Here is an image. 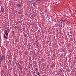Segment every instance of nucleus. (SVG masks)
Segmentation results:
<instances>
[{"instance_id":"1","label":"nucleus","mask_w":76,"mask_h":76,"mask_svg":"<svg viewBox=\"0 0 76 76\" xmlns=\"http://www.w3.org/2000/svg\"><path fill=\"white\" fill-rule=\"evenodd\" d=\"M0 59L2 61H4V60H5V57H4L3 55H2L1 57V58Z\"/></svg>"},{"instance_id":"2","label":"nucleus","mask_w":76,"mask_h":76,"mask_svg":"<svg viewBox=\"0 0 76 76\" xmlns=\"http://www.w3.org/2000/svg\"><path fill=\"white\" fill-rule=\"evenodd\" d=\"M16 6L18 7H21V5H20V4H17Z\"/></svg>"},{"instance_id":"3","label":"nucleus","mask_w":76,"mask_h":76,"mask_svg":"<svg viewBox=\"0 0 76 76\" xmlns=\"http://www.w3.org/2000/svg\"><path fill=\"white\" fill-rule=\"evenodd\" d=\"M1 12H4V8L3 7H1Z\"/></svg>"},{"instance_id":"4","label":"nucleus","mask_w":76,"mask_h":76,"mask_svg":"<svg viewBox=\"0 0 76 76\" xmlns=\"http://www.w3.org/2000/svg\"><path fill=\"white\" fill-rule=\"evenodd\" d=\"M5 34L6 35H8V33H7V31L5 30Z\"/></svg>"},{"instance_id":"5","label":"nucleus","mask_w":76,"mask_h":76,"mask_svg":"<svg viewBox=\"0 0 76 76\" xmlns=\"http://www.w3.org/2000/svg\"><path fill=\"white\" fill-rule=\"evenodd\" d=\"M4 38H6V39H7V37H6V35H5L4 34Z\"/></svg>"},{"instance_id":"6","label":"nucleus","mask_w":76,"mask_h":76,"mask_svg":"<svg viewBox=\"0 0 76 76\" xmlns=\"http://www.w3.org/2000/svg\"><path fill=\"white\" fill-rule=\"evenodd\" d=\"M38 42L36 43V46L37 47V46H38Z\"/></svg>"},{"instance_id":"7","label":"nucleus","mask_w":76,"mask_h":76,"mask_svg":"<svg viewBox=\"0 0 76 76\" xmlns=\"http://www.w3.org/2000/svg\"><path fill=\"white\" fill-rule=\"evenodd\" d=\"M60 21H61V22H63V19H62V18H61L60 19Z\"/></svg>"},{"instance_id":"8","label":"nucleus","mask_w":76,"mask_h":76,"mask_svg":"<svg viewBox=\"0 0 76 76\" xmlns=\"http://www.w3.org/2000/svg\"><path fill=\"white\" fill-rule=\"evenodd\" d=\"M37 75L38 76H39V75H40V73H39V72H38L37 73Z\"/></svg>"},{"instance_id":"9","label":"nucleus","mask_w":76,"mask_h":76,"mask_svg":"<svg viewBox=\"0 0 76 76\" xmlns=\"http://www.w3.org/2000/svg\"><path fill=\"white\" fill-rule=\"evenodd\" d=\"M24 36L25 37H27V35L25 34H24Z\"/></svg>"},{"instance_id":"10","label":"nucleus","mask_w":76,"mask_h":76,"mask_svg":"<svg viewBox=\"0 0 76 76\" xmlns=\"http://www.w3.org/2000/svg\"><path fill=\"white\" fill-rule=\"evenodd\" d=\"M35 70H36V71H38V69H37V68H35Z\"/></svg>"},{"instance_id":"11","label":"nucleus","mask_w":76,"mask_h":76,"mask_svg":"<svg viewBox=\"0 0 76 76\" xmlns=\"http://www.w3.org/2000/svg\"><path fill=\"white\" fill-rule=\"evenodd\" d=\"M12 33H13V34H14V33H15V31H12Z\"/></svg>"},{"instance_id":"12","label":"nucleus","mask_w":76,"mask_h":76,"mask_svg":"<svg viewBox=\"0 0 76 76\" xmlns=\"http://www.w3.org/2000/svg\"><path fill=\"white\" fill-rule=\"evenodd\" d=\"M66 21V20H63V21L62 22H65Z\"/></svg>"},{"instance_id":"13","label":"nucleus","mask_w":76,"mask_h":76,"mask_svg":"<svg viewBox=\"0 0 76 76\" xmlns=\"http://www.w3.org/2000/svg\"><path fill=\"white\" fill-rule=\"evenodd\" d=\"M35 76H37V75H35Z\"/></svg>"}]
</instances>
